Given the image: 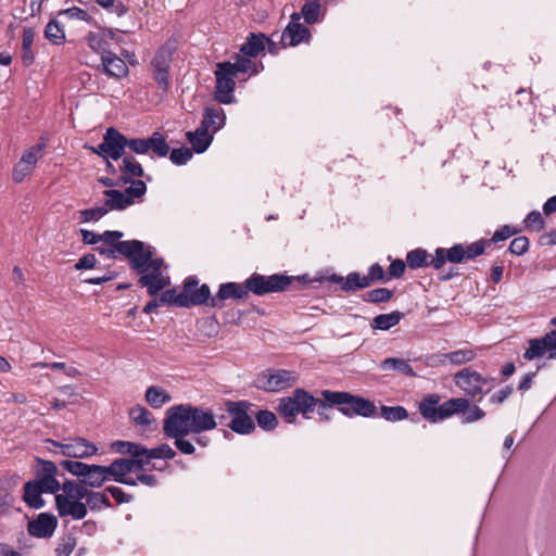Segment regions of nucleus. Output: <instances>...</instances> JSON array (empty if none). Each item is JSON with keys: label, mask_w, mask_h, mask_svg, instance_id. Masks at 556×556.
Instances as JSON below:
<instances>
[{"label": "nucleus", "mask_w": 556, "mask_h": 556, "mask_svg": "<svg viewBox=\"0 0 556 556\" xmlns=\"http://www.w3.org/2000/svg\"><path fill=\"white\" fill-rule=\"evenodd\" d=\"M173 53L174 47L166 43L156 51L151 61L153 77L159 87L164 91H167L169 87L168 70L172 63Z\"/></svg>", "instance_id": "ddd939ff"}, {"label": "nucleus", "mask_w": 556, "mask_h": 556, "mask_svg": "<svg viewBox=\"0 0 556 556\" xmlns=\"http://www.w3.org/2000/svg\"><path fill=\"white\" fill-rule=\"evenodd\" d=\"M164 433L168 438L175 439L174 444L179 450L180 453L186 454V455H191L194 453V451H195L194 445L192 444V442L190 440L186 439V435H188L189 433H179L177 435L172 434L169 431L168 432L164 431Z\"/></svg>", "instance_id": "8fccbe9b"}, {"label": "nucleus", "mask_w": 556, "mask_h": 556, "mask_svg": "<svg viewBox=\"0 0 556 556\" xmlns=\"http://www.w3.org/2000/svg\"><path fill=\"white\" fill-rule=\"evenodd\" d=\"M100 255L106 258H117L119 255L130 261L131 266L140 267L149 257V254H142L143 242L140 240H127L125 243H117L115 248L111 245L97 247L94 249Z\"/></svg>", "instance_id": "6e6552de"}, {"label": "nucleus", "mask_w": 556, "mask_h": 556, "mask_svg": "<svg viewBox=\"0 0 556 556\" xmlns=\"http://www.w3.org/2000/svg\"><path fill=\"white\" fill-rule=\"evenodd\" d=\"M490 244L488 240H480L468 245H464V253L466 260H473L483 254L485 247Z\"/></svg>", "instance_id": "052dcab7"}, {"label": "nucleus", "mask_w": 556, "mask_h": 556, "mask_svg": "<svg viewBox=\"0 0 556 556\" xmlns=\"http://www.w3.org/2000/svg\"><path fill=\"white\" fill-rule=\"evenodd\" d=\"M45 37L53 45H62L65 41V31L61 23L51 20L45 28Z\"/></svg>", "instance_id": "ea45409f"}, {"label": "nucleus", "mask_w": 556, "mask_h": 556, "mask_svg": "<svg viewBox=\"0 0 556 556\" xmlns=\"http://www.w3.org/2000/svg\"><path fill=\"white\" fill-rule=\"evenodd\" d=\"M59 15L60 16L64 15L70 20H79V21H85L88 23L92 21V17L88 14V12L78 7H73V8H70L66 10H62L59 12Z\"/></svg>", "instance_id": "0e129e2a"}, {"label": "nucleus", "mask_w": 556, "mask_h": 556, "mask_svg": "<svg viewBox=\"0 0 556 556\" xmlns=\"http://www.w3.org/2000/svg\"><path fill=\"white\" fill-rule=\"evenodd\" d=\"M59 448V453L71 458H87L98 452V447L84 438L65 439L62 442L50 440Z\"/></svg>", "instance_id": "2eb2a0df"}, {"label": "nucleus", "mask_w": 556, "mask_h": 556, "mask_svg": "<svg viewBox=\"0 0 556 556\" xmlns=\"http://www.w3.org/2000/svg\"><path fill=\"white\" fill-rule=\"evenodd\" d=\"M43 493H56L61 489L60 482L55 477H40L35 481Z\"/></svg>", "instance_id": "69168bd1"}, {"label": "nucleus", "mask_w": 556, "mask_h": 556, "mask_svg": "<svg viewBox=\"0 0 556 556\" xmlns=\"http://www.w3.org/2000/svg\"><path fill=\"white\" fill-rule=\"evenodd\" d=\"M119 169L122 173L119 180L123 184L132 182V178L142 177L144 174L141 164L132 155H125L123 157Z\"/></svg>", "instance_id": "bb28decb"}, {"label": "nucleus", "mask_w": 556, "mask_h": 556, "mask_svg": "<svg viewBox=\"0 0 556 556\" xmlns=\"http://www.w3.org/2000/svg\"><path fill=\"white\" fill-rule=\"evenodd\" d=\"M381 369L383 370H394L401 374H404L406 376L414 377L415 372L413 370V367L409 365V363L402 358H386L381 362L380 365Z\"/></svg>", "instance_id": "e433bc0d"}, {"label": "nucleus", "mask_w": 556, "mask_h": 556, "mask_svg": "<svg viewBox=\"0 0 556 556\" xmlns=\"http://www.w3.org/2000/svg\"><path fill=\"white\" fill-rule=\"evenodd\" d=\"M55 506L61 517L71 516L75 520L85 518L88 513L86 504L77 500H71L68 496H63V494L55 496Z\"/></svg>", "instance_id": "4be33fe9"}, {"label": "nucleus", "mask_w": 556, "mask_h": 556, "mask_svg": "<svg viewBox=\"0 0 556 556\" xmlns=\"http://www.w3.org/2000/svg\"><path fill=\"white\" fill-rule=\"evenodd\" d=\"M175 451L168 444H161L155 448H146L142 458H139V467L142 468L149 464L151 459H173L175 457Z\"/></svg>", "instance_id": "2f4dec72"}, {"label": "nucleus", "mask_w": 556, "mask_h": 556, "mask_svg": "<svg viewBox=\"0 0 556 556\" xmlns=\"http://www.w3.org/2000/svg\"><path fill=\"white\" fill-rule=\"evenodd\" d=\"M321 397L349 418L354 416L365 418L378 416V409L374 402L358 395H353L350 392L324 390L321 391Z\"/></svg>", "instance_id": "f03ea898"}, {"label": "nucleus", "mask_w": 556, "mask_h": 556, "mask_svg": "<svg viewBox=\"0 0 556 556\" xmlns=\"http://www.w3.org/2000/svg\"><path fill=\"white\" fill-rule=\"evenodd\" d=\"M217 427L213 409L180 404L167 409L163 431L172 434L201 433Z\"/></svg>", "instance_id": "f257e3e1"}, {"label": "nucleus", "mask_w": 556, "mask_h": 556, "mask_svg": "<svg viewBox=\"0 0 556 556\" xmlns=\"http://www.w3.org/2000/svg\"><path fill=\"white\" fill-rule=\"evenodd\" d=\"M35 39V31L33 28H24L22 38V61L25 66H29L34 62V53L31 46Z\"/></svg>", "instance_id": "c9c22d12"}, {"label": "nucleus", "mask_w": 556, "mask_h": 556, "mask_svg": "<svg viewBox=\"0 0 556 556\" xmlns=\"http://www.w3.org/2000/svg\"><path fill=\"white\" fill-rule=\"evenodd\" d=\"M529 249V240L527 237L520 236L511 240L509 244V252L515 255H522Z\"/></svg>", "instance_id": "774afa93"}, {"label": "nucleus", "mask_w": 556, "mask_h": 556, "mask_svg": "<svg viewBox=\"0 0 556 556\" xmlns=\"http://www.w3.org/2000/svg\"><path fill=\"white\" fill-rule=\"evenodd\" d=\"M193 156V151L189 148H179L172 150L169 154V159L173 164L175 165H185L187 162H189Z\"/></svg>", "instance_id": "13d9d810"}, {"label": "nucleus", "mask_w": 556, "mask_h": 556, "mask_svg": "<svg viewBox=\"0 0 556 556\" xmlns=\"http://www.w3.org/2000/svg\"><path fill=\"white\" fill-rule=\"evenodd\" d=\"M106 214L108 212L104 205L79 211V216L83 223L97 222Z\"/></svg>", "instance_id": "6e6d98bb"}, {"label": "nucleus", "mask_w": 556, "mask_h": 556, "mask_svg": "<svg viewBox=\"0 0 556 556\" xmlns=\"http://www.w3.org/2000/svg\"><path fill=\"white\" fill-rule=\"evenodd\" d=\"M429 255L422 249H416L407 253L406 263L412 269L429 266Z\"/></svg>", "instance_id": "a18cd8bd"}, {"label": "nucleus", "mask_w": 556, "mask_h": 556, "mask_svg": "<svg viewBox=\"0 0 556 556\" xmlns=\"http://www.w3.org/2000/svg\"><path fill=\"white\" fill-rule=\"evenodd\" d=\"M477 353L473 349H459L450 353H445L444 357L453 365H465L475 359Z\"/></svg>", "instance_id": "a19ab883"}, {"label": "nucleus", "mask_w": 556, "mask_h": 556, "mask_svg": "<svg viewBox=\"0 0 556 556\" xmlns=\"http://www.w3.org/2000/svg\"><path fill=\"white\" fill-rule=\"evenodd\" d=\"M42 156V146H35L27 150L21 157V162H23L26 166H30L35 168L38 160Z\"/></svg>", "instance_id": "680f3d73"}, {"label": "nucleus", "mask_w": 556, "mask_h": 556, "mask_svg": "<svg viewBox=\"0 0 556 556\" xmlns=\"http://www.w3.org/2000/svg\"><path fill=\"white\" fill-rule=\"evenodd\" d=\"M140 275L138 282L141 287H146L148 289V293L150 295H155L159 291L169 285V279L164 277L162 274L144 273Z\"/></svg>", "instance_id": "cd10ccee"}, {"label": "nucleus", "mask_w": 556, "mask_h": 556, "mask_svg": "<svg viewBox=\"0 0 556 556\" xmlns=\"http://www.w3.org/2000/svg\"><path fill=\"white\" fill-rule=\"evenodd\" d=\"M253 406L248 401H226V412L230 416L229 429L231 431L247 435L255 430V424L250 414Z\"/></svg>", "instance_id": "0eeeda50"}, {"label": "nucleus", "mask_w": 556, "mask_h": 556, "mask_svg": "<svg viewBox=\"0 0 556 556\" xmlns=\"http://www.w3.org/2000/svg\"><path fill=\"white\" fill-rule=\"evenodd\" d=\"M441 396L437 393L426 395L419 403V413L430 422L442 421L469 406L466 397H455L440 404Z\"/></svg>", "instance_id": "20e7f679"}, {"label": "nucleus", "mask_w": 556, "mask_h": 556, "mask_svg": "<svg viewBox=\"0 0 556 556\" xmlns=\"http://www.w3.org/2000/svg\"><path fill=\"white\" fill-rule=\"evenodd\" d=\"M42 489L35 481H28L24 485L23 498L25 503L31 508H41L45 505V501L41 497Z\"/></svg>", "instance_id": "473e14b6"}, {"label": "nucleus", "mask_w": 556, "mask_h": 556, "mask_svg": "<svg viewBox=\"0 0 556 556\" xmlns=\"http://www.w3.org/2000/svg\"><path fill=\"white\" fill-rule=\"evenodd\" d=\"M76 545V538L72 534H66L61 538L55 552L58 553V556H70L74 552Z\"/></svg>", "instance_id": "5fc2aeb1"}, {"label": "nucleus", "mask_w": 556, "mask_h": 556, "mask_svg": "<svg viewBox=\"0 0 556 556\" xmlns=\"http://www.w3.org/2000/svg\"><path fill=\"white\" fill-rule=\"evenodd\" d=\"M231 62H219L216 64L214 72L216 77L215 100L223 104H231L235 102V72L231 71Z\"/></svg>", "instance_id": "9d476101"}, {"label": "nucleus", "mask_w": 556, "mask_h": 556, "mask_svg": "<svg viewBox=\"0 0 556 556\" xmlns=\"http://www.w3.org/2000/svg\"><path fill=\"white\" fill-rule=\"evenodd\" d=\"M188 141L195 153H203L211 146L214 135L199 126L194 131L186 134Z\"/></svg>", "instance_id": "a878e982"}, {"label": "nucleus", "mask_w": 556, "mask_h": 556, "mask_svg": "<svg viewBox=\"0 0 556 556\" xmlns=\"http://www.w3.org/2000/svg\"><path fill=\"white\" fill-rule=\"evenodd\" d=\"M393 291L387 288H377L368 291L364 300L369 303H384L391 300Z\"/></svg>", "instance_id": "09e8293b"}, {"label": "nucleus", "mask_w": 556, "mask_h": 556, "mask_svg": "<svg viewBox=\"0 0 556 556\" xmlns=\"http://www.w3.org/2000/svg\"><path fill=\"white\" fill-rule=\"evenodd\" d=\"M255 420L257 425L265 431L274 430L278 425L276 415L267 409H260L256 412Z\"/></svg>", "instance_id": "49530a36"}, {"label": "nucleus", "mask_w": 556, "mask_h": 556, "mask_svg": "<svg viewBox=\"0 0 556 556\" xmlns=\"http://www.w3.org/2000/svg\"><path fill=\"white\" fill-rule=\"evenodd\" d=\"M370 286V278L361 275L357 271L350 273L345 278L341 289L345 292L355 291L357 289H364Z\"/></svg>", "instance_id": "4c0bfd02"}, {"label": "nucleus", "mask_w": 556, "mask_h": 556, "mask_svg": "<svg viewBox=\"0 0 556 556\" xmlns=\"http://www.w3.org/2000/svg\"><path fill=\"white\" fill-rule=\"evenodd\" d=\"M315 407H317L318 415L323 416L327 404L321 402L320 399L314 397L304 389L299 388L291 395L279 400L277 410L286 422L292 424L298 414L307 417V414L312 413Z\"/></svg>", "instance_id": "7ed1b4c3"}, {"label": "nucleus", "mask_w": 556, "mask_h": 556, "mask_svg": "<svg viewBox=\"0 0 556 556\" xmlns=\"http://www.w3.org/2000/svg\"><path fill=\"white\" fill-rule=\"evenodd\" d=\"M231 66L232 67L230 70L235 72L236 76L238 73L251 72L252 74H256L258 72L256 64L253 61H251L248 58H242L240 55H237L236 62L231 63Z\"/></svg>", "instance_id": "864d4df0"}, {"label": "nucleus", "mask_w": 556, "mask_h": 556, "mask_svg": "<svg viewBox=\"0 0 556 556\" xmlns=\"http://www.w3.org/2000/svg\"><path fill=\"white\" fill-rule=\"evenodd\" d=\"M115 34L111 29L99 28L94 31H89L86 36V42L88 47L96 53L100 54V58L104 54L112 52L110 50L111 41L114 40Z\"/></svg>", "instance_id": "412c9836"}, {"label": "nucleus", "mask_w": 556, "mask_h": 556, "mask_svg": "<svg viewBox=\"0 0 556 556\" xmlns=\"http://www.w3.org/2000/svg\"><path fill=\"white\" fill-rule=\"evenodd\" d=\"M101 63L97 66V70L106 76L114 79H122L129 73L128 66L125 61L116 55L114 52H110L100 58Z\"/></svg>", "instance_id": "6ab92c4d"}, {"label": "nucleus", "mask_w": 556, "mask_h": 556, "mask_svg": "<svg viewBox=\"0 0 556 556\" xmlns=\"http://www.w3.org/2000/svg\"><path fill=\"white\" fill-rule=\"evenodd\" d=\"M58 526V519L54 515L41 513L37 518L30 520L27 530L35 538H50Z\"/></svg>", "instance_id": "aec40b11"}, {"label": "nucleus", "mask_w": 556, "mask_h": 556, "mask_svg": "<svg viewBox=\"0 0 556 556\" xmlns=\"http://www.w3.org/2000/svg\"><path fill=\"white\" fill-rule=\"evenodd\" d=\"M129 417L136 425L142 427H148L154 421L152 414L142 405L134 406L129 410Z\"/></svg>", "instance_id": "c03bdc74"}, {"label": "nucleus", "mask_w": 556, "mask_h": 556, "mask_svg": "<svg viewBox=\"0 0 556 556\" xmlns=\"http://www.w3.org/2000/svg\"><path fill=\"white\" fill-rule=\"evenodd\" d=\"M551 325L556 328V317L551 319ZM528 344L522 355L523 359L533 361L546 354L548 359H556V330H551L541 338L530 339Z\"/></svg>", "instance_id": "f8f14e48"}, {"label": "nucleus", "mask_w": 556, "mask_h": 556, "mask_svg": "<svg viewBox=\"0 0 556 556\" xmlns=\"http://www.w3.org/2000/svg\"><path fill=\"white\" fill-rule=\"evenodd\" d=\"M149 254V257L143 261V264L140 267L131 266L134 270H136L138 274H162L161 268L163 266V260L162 258H153L154 254V248L147 245L143 242V252L142 254Z\"/></svg>", "instance_id": "c756f323"}, {"label": "nucleus", "mask_w": 556, "mask_h": 556, "mask_svg": "<svg viewBox=\"0 0 556 556\" xmlns=\"http://www.w3.org/2000/svg\"><path fill=\"white\" fill-rule=\"evenodd\" d=\"M103 140L105 142L108 157L114 161L119 160L127 148V137L117 129L110 127L106 129Z\"/></svg>", "instance_id": "5701e85b"}, {"label": "nucleus", "mask_w": 556, "mask_h": 556, "mask_svg": "<svg viewBox=\"0 0 556 556\" xmlns=\"http://www.w3.org/2000/svg\"><path fill=\"white\" fill-rule=\"evenodd\" d=\"M38 367L51 368L55 370H62L67 377L75 378L80 375V371L75 367H67L65 363L53 362V363H38Z\"/></svg>", "instance_id": "e2e57ef3"}, {"label": "nucleus", "mask_w": 556, "mask_h": 556, "mask_svg": "<svg viewBox=\"0 0 556 556\" xmlns=\"http://www.w3.org/2000/svg\"><path fill=\"white\" fill-rule=\"evenodd\" d=\"M378 416L388 421L395 422L406 419L408 417V412L403 406H381Z\"/></svg>", "instance_id": "37998d69"}, {"label": "nucleus", "mask_w": 556, "mask_h": 556, "mask_svg": "<svg viewBox=\"0 0 556 556\" xmlns=\"http://www.w3.org/2000/svg\"><path fill=\"white\" fill-rule=\"evenodd\" d=\"M298 378L295 371L269 368L256 376L255 386L266 392H279L292 387Z\"/></svg>", "instance_id": "1a4fd4ad"}, {"label": "nucleus", "mask_w": 556, "mask_h": 556, "mask_svg": "<svg viewBox=\"0 0 556 556\" xmlns=\"http://www.w3.org/2000/svg\"><path fill=\"white\" fill-rule=\"evenodd\" d=\"M189 287V292L186 294L185 302L180 301V307H190L197 305H207L212 307V299L210 287L205 283L199 287V281L195 277H189L185 280L184 288Z\"/></svg>", "instance_id": "dca6fc26"}, {"label": "nucleus", "mask_w": 556, "mask_h": 556, "mask_svg": "<svg viewBox=\"0 0 556 556\" xmlns=\"http://www.w3.org/2000/svg\"><path fill=\"white\" fill-rule=\"evenodd\" d=\"M226 113L219 106L205 108L200 126L211 134L217 132L225 126Z\"/></svg>", "instance_id": "b1692460"}, {"label": "nucleus", "mask_w": 556, "mask_h": 556, "mask_svg": "<svg viewBox=\"0 0 556 556\" xmlns=\"http://www.w3.org/2000/svg\"><path fill=\"white\" fill-rule=\"evenodd\" d=\"M189 292V287L182 288V292L176 293L174 289L166 290L160 295V302L164 304H175L180 307V301L185 302L186 294Z\"/></svg>", "instance_id": "603ef678"}, {"label": "nucleus", "mask_w": 556, "mask_h": 556, "mask_svg": "<svg viewBox=\"0 0 556 556\" xmlns=\"http://www.w3.org/2000/svg\"><path fill=\"white\" fill-rule=\"evenodd\" d=\"M135 466L139 467L138 459L119 458L114 460L110 466H105L109 480L116 482L122 481L129 472L132 471Z\"/></svg>", "instance_id": "393cba45"}, {"label": "nucleus", "mask_w": 556, "mask_h": 556, "mask_svg": "<svg viewBox=\"0 0 556 556\" xmlns=\"http://www.w3.org/2000/svg\"><path fill=\"white\" fill-rule=\"evenodd\" d=\"M300 20L301 15L299 13H293L291 15V20L280 37V43L282 47H294L301 42H307L309 40V29L305 25L301 24Z\"/></svg>", "instance_id": "f3484780"}, {"label": "nucleus", "mask_w": 556, "mask_h": 556, "mask_svg": "<svg viewBox=\"0 0 556 556\" xmlns=\"http://www.w3.org/2000/svg\"><path fill=\"white\" fill-rule=\"evenodd\" d=\"M265 40L266 36L264 34L251 33L241 46L240 52L249 58H255L265 50Z\"/></svg>", "instance_id": "7c9ffc66"}, {"label": "nucleus", "mask_w": 556, "mask_h": 556, "mask_svg": "<svg viewBox=\"0 0 556 556\" xmlns=\"http://www.w3.org/2000/svg\"><path fill=\"white\" fill-rule=\"evenodd\" d=\"M301 17L304 18V21L307 24H315L319 21L320 15V4L318 1H309L306 2L302 7L301 13H299Z\"/></svg>", "instance_id": "de8ad7c7"}, {"label": "nucleus", "mask_w": 556, "mask_h": 556, "mask_svg": "<svg viewBox=\"0 0 556 556\" xmlns=\"http://www.w3.org/2000/svg\"><path fill=\"white\" fill-rule=\"evenodd\" d=\"M146 191V182L140 179L132 181L124 191L106 189L103 191L104 197H106L103 205L106 207L108 213L110 211H122L132 205L136 199H140Z\"/></svg>", "instance_id": "423d86ee"}, {"label": "nucleus", "mask_w": 556, "mask_h": 556, "mask_svg": "<svg viewBox=\"0 0 556 556\" xmlns=\"http://www.w3.org/2000/svg\"><path fill=\"white\" fill-rule=\"evenodd\" d=\"M403 317L404 314L399 311L380 314L371 320L370 326L372 329L387 331L396 326Z\"/></svg>", "instance_id": "72a5a7b5"}, {"label": "nucleus", "mask_w": 556, "mask_h": 556, "mask_svg": "<svg viewBox=\"0 0 556 556\" xmlns=\"http://www.w3.org/2000/svg\"><path fill=\"white\" fill-rule=\"evenodd\" d=\"M60 465L63 469L71 472L73 476L80 478V480L84 478L85 472L88 468V464L77 460H62Z\"/></svg>", "instance_id": "bf43d9fd"}, {"label": "nucleus", "mask_w": 556, "mask_h": 556, "mask_svg": "<svg viewBox=\"0 0 556 556\" xmlns=\"http://www.w3.org/2000/svg\"><path fill=\"white\" fill-rule=\"evenodd\" d=\"M127 148L137 154H146L148 151L152 150V152L160 157L166 156L170 150L164 136L159 131H154L151 137L147 139L127 138Z\"/></svg>", "instance_id": "4468645a"}, {"label": "nucleus", "mask_w": 556, "mask_h": 556, "mask_svg": "<svg viewBox=\"0 0 556 556\" xmlns=\"http://www.w3.org/2000/svg\"><path fill=\"white\" fill-rule=\"evenodd\" d=\"M112 450L118 454H129L134 457L132 459L142 458L143 453L146 452V447L142 445L126 441L114 442L112 444Z\"/></svg>", "instance_id": "58836bf2"}, {"label": "nucleus", "mask_w": 556, "mask_h": 556, "mask_svg": "<svg viewBox=\"0 0 556 556\" xmlns=\"http://www.w3.org/2000/svg\"><path fill=\"white\" fill-rule=\"evenodd\" d=\"M463 413L464 424H471L481 420L485 416L484 410L477 405H473L471 407L469 405L468 408H466Z\"/></svg>", "instance_id": "338daca9"}, {"label": "nucleus", "mask_w": 556, "mask_h": 556, "mask_svg": "<svg viewBox=\"0 0 556 556\" xmlns=\"http://www.w3.org/2000/svg\"><path fill=\"white\" fill-rule=\"evenodd\" d=\"M86 486L87 485L81 482L77 483L75 481H66L62 485V490L64 492L63 496H68V498L77 501L86 498L88 495V489Z\"/></svg>", "instance_id": "79ce46f5"}, {"label": "nucleus", "mask_w": 556, "mask_h": 556, "mask_svg": "<svg viewBox=\"0 0 556 556\" xmlns=\"http://www.w3.org/2000/svg\"><path fill=\"white\" fill-rule=\"evenodd\" d=\"M87 505L92 510H99L103 507H109L110 501L104 493L101 492H92L88 491V495L86 496Z\"/></svg>", "instance_id": "3c124183"}, {"label": "nucleus", "mask_w": 556, "mask_h": 556, "mask_svg": "<svg viewBox=\"0 0 556 556\" xmlns=\"http://www.w3.org/2000/svg\"><path fill=\"white\" fill-rule=\"evenodd\" d=\"M493 378L484 377L480 372L472 370L471 368H463L454 375V382L465 395L479 400L484 394L489 393L493 386Z\"/></svg>", "instance_id": "39448f33"}, {"label": "nucleus", "mask_w": 556, "mask_h": 556, "mask_svg": "<svg viewBox=\"0 0 556 556\" xmlns=\"http://www.w3.org/2000/svg\"><path fill=\"white\" fill-rule=\"evenodd\" d=\"M146 401L152 408H161L164 404L172 401V396L164 389L151 386L144 394Z\"/></svg>", "instance_id": "f704fd0d"}, {"label": "nucleus", "mask_w": 556, "mask_h": 556, "mask_svg": "<svg viewBox=\"0 0 556 556\" xmlns=\"http://www.w3.org/2000/svg\"><path fill=\"white\" fill-rule=\"evenodd\" d=\"M251 290L248 289L247 281L244 285L238 282L222 283L217 293L212 299L213 308H223L226 300H244Z\"/></svg>", "instance_id": "a211bd4d"}, {"label": "nucleus", "mask_w": 556, "mask_h": 556, "mask_svg": "<svg viewBox=\"0 0 556 556\" xmlns=\"http://www.w3.org/2000/svg\"><path fill=\"white\" fill-rule=\"evenodd\" d=\"M108 480L109 476L106 473L105 466L88 465L85 476L81 479V483L87 486L99 488Z\"/></svg>", "instance_id": "c85d7f7f"}, {"label": "nucleus", "mask_w": 556, "mask_h": 556, "mask_svg": "<svg viewBox=\"0 0 556 556\" xmlns=\"http://www.w3.org/2000/svg\"><path fill=\"white\" fill-rule=\"evenodd\" d=\"M525 225L528 229L540 232L545 228V222L539 211L530 212L525 218Z\"/></svg>", "instance_id": "4d7b16f0"}, {"label": "nucleus", "mask_w": 556, "mask_h": 556, "mask_svg": "<svg viewBox=\"0 0 556 556\" xmlns=\"http://www.w3.org/2000/svg\"><path fill=\"white\" fill-rule=\"evenodd\" d=\"M292 278L286 275L275 274L271 276H263L253 274L247 279L248 289L255 295H264L271 292H280L291 285Z\"/></svg>", "instance_id": "9b49d317"}]
</instances>
